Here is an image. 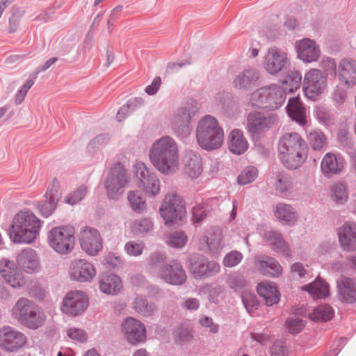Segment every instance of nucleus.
<instances>
[{
  "label": "nucleus",
  "mask_w": 356,
  "mask_h": 356,
  "mask_svg": "<svg viewBox=\"0 0 356 356\" xmlns=\"http://www.w3.org/2000/svg\"><path fill=\"white\" fill-rule=\"evenodd\" d=\"M277 151L283 165L290 169L301 166L307 158V143L297 132L284 134L280 138Z\"/></svg>",
  "instance_id": "obj_1"
},
{
  "label": "nucleus",
  "mask_w": 356,
  "mask_h": 356,
  "mask_svg": "<svg viewBox=\"0 0 356 356\" xmlns=\"http://www.w3.org/2000/svg\"><path fill=\"white\" fill-rule=\"evenodd\" d=\"M149 159L161 173L167 175L176 171L179 165V151L175 140L170 136H163L156 140L151 147Z\"/></svg>",
  "instance_id": "obj_2"
},
{
  "label": "nucleus",
  "mask_w": 356,
  "mask_h": 356,
  "mask_svg": "<svg viewBox=\"0 0 356 356\" xmlns=\"http://www.w3.org/2000/svg\"><path fill=\"white\" fill-rule=\"evenodd\" d=\"M41 226V220L32 211L21 210L14 216L8 234L15 243H32L39 236Z\"/></svg>",
  "instance_id": "obj_3"
},
{
  "label": "nucleus",
  "mask_w": 356,
  "mask_h": 356,
  "mask_svg": "<svg viewBox=\"0 0 356 356\" xmlns=\"http://www.w3.org/2000/svg\"><path fill=\"white\" fill-rule=\"evenodd\" d=\"M196 138L199 145L207 150L220 147L224 140V132L216 119L207 115L198 122Z\"/></svg>",
  "instance_id": "obj_4"
},
{
  "label": "nucleus",
  "mask_w": 356,
  "mask_h": 356,
  "mask_svg": "<svg viewBox=\"0 0 356 356\" xmlns=\"http://www.w3.org/2000/svg\"><path fill=\"white\" fill-rule=\"evenodd\" d=\"M11 312L15 319L31 329H37L42 326L46 320L44 312L24 298L17 300Z\"/></svg>",
  "instance_id": "obj_5"
},
{
  "label": "nucleus",
  "mask_w": 356,
  "mask_h": 356,
  "mask_svg": "<svg viewBox=\"0 0 356 356\" xmlns=\"http://www.w3.org/2000/svg\"><path fill=\"white\" fill-rule=\"evenodd\" d=\"M50 247L62 254L70 253L76 241L75 229L71 225L58 226L52 228L48 234Z\"/></svg>",
  "instance_id": "obj_6"
},
{
  "label": "nucleus",
  "mask_w": 356,
  "mask_h": 356,
  "mask_svg": "<svg viewBox=\"0 0 356 356\" xmlns=\"http://www.w3.org/2000/svg\"><path fill=\"white\" fill-rule=\"evenodd\" d=\"M159 212L166 225L177 223L186 216L184 201L176 193H168L162 202Z\"/></svg>",
  "instance_id": "obj_7"
},
{
  "label": "nucleus",
  "mask_w": 356,
  "mask_h": 356,
  "mask_svg": "<svg viewBox=\"0 0 356 356\" xmlns=\"http://www.w3.org/2000/svg\"><path fill=\"white\" fill-rule=\"evenodd\" d=\"M129 182L127 170L120 163H115L107 174L104 182L106 193L110 199H116L123 193V188Z\"/></svg>",
  "instance_id": "obj_8"
},
{
  "label": "nucleus",
  "mask_w": 356,
  "mask_h": 356,
  "mask_svg": "<svg viewBox=\"0 0 356 356\" xmlns=\"http://www.w3.org/2000/svg\"><path fill=\"white\" fill-rule=\"evenodd\" d=\"M286 92L283 88L277 85H272L268 88L264 87L254 92L251 95L252 104L256 106H261L264 103H268L273 109H277L284 102Z\"/></svg>",
  "instance_id": "obj_9"
},
{
  "label": "nucleus",
  "mask_w": 356,
  "mask_h": 356,
  "mask_svg": "<svg viewBox=\"0 0 356 356\" xmlns=\"http://www.w3.org/2000/svg\"><path fill=\"white\" fill-rule=\"evenodd\" d=\"M327 86V74L321 70L313 68L305 73L302 88L308 99H316L325 92Z\"/></svg>",
  "instance_id": "obj_10"
},
{
  "label": "nucleus",
  "mask_w": 356,
  "mask_h": 356,
  "mask_svg": "<svg viewBox=\"0 0 356 356\" xmlns=\"http://www.w3.org/2000/svg\"><path fill=\"white\" fill-rule=\"evenodd\" d=\"M133 172L138 179V186L149 196L157 195L161 191L160 181L154 174L149 173L145 164L142 161H136Z\"/></svg>",
  "instance_id": "obj_11"
},
{
  "label": "nucleus",
  "mask_w": 356,
  "mask_h": 356,
  "mask_svg": "<svg viewBox=\"0 0 356 356\" xmlns=\"http://www.w3.org/2000/svg\"><path fill=\"white\" fill-rule=\"evenodd\" d=\"M0 275L4 282L13 289H22L26 284L27 280L15 263L8 259L0 260Z\"/></svg>",
  "instance_id": "obj_12"
},
{
  "label": "nucleus",
  "mask_w": 356,
  "mask_h": 356,
  "mask_svg": "<svg viewBox=\"0 0 356 356\" xmlns=\"http://www.w3.org/2000/svg\"><path fill=\"white\" fill-rule=\"evenodd\" d=\"M79 240L81 249L89 255H97L102 249V238L94 227L86 226L81 229Z\"/></svg>",
  "instance_id": "obj_13"
},
{
  "label": "nucleus",
  "mask_w": 356,
  "mask_h": 356,
  "mask_svg": "<svg viewBox=\"0 0 356 356\" xmlns=\"http://www.w3.org/2000/svg\"><path fill=\"white\" fill-rule=\"evenodd\" d=\"M88 306L87 295L81 291L68 292L63 300L61 310L66 314L77 316L83 313Z\"/></svg>",
  "instance_id": "obj_14"
},
{
  "label": "nucleus",
  "mask_w": 356,
  "mask_h": 356,
  "mask_svg": "<svg viewBox=\"0 0 356 356\" xmlns=\"http://www.w3.org/2000/svg\"><path fill=\"white\" fill-rule=\"evenodd\" d=\"M275 115H264L259 112H252L248 116L247 127L250 133L259 135L272 128L277 122Z\"/></svg>",
  "instance_id": "obj_15"
},
{
  "label": "nucleus",
  "mask_w": 356,
  "mask_h": 356,
  "mask_svg": "<svg viewBox=\"0 0 356 356\" xmlns=\"http://www.w3.org/2000/svg\"><path fill=\"white\" fill-rule=\"evenodd\" d=\"M96 274L94 266L86 259H75L70 264L69 275L72 280L80 282H90Z\"/></svg>",
  "instance_id": "obj_16"
},
{
  "label": "nucleus",
  "mask_w": 356,
  "mask_h": 356,
  "mask_svg": "<svg viewBox=\"0 0 356 356\" xmlns=\"http://www.w3.org/2000/svg\"><path fill=\"white\" fill-rule=\"evenodd\" d=\"M26 341L24 334L10 327L0 330V347L7 351L13 352L22 348Z\"/></svg>",
  "instance_id": "obj_17"
},
{
  "label": "nucleus",
  "mask_w": 356,
  "mask_h": 356,
  "mask_svg": "<svg viewBox=\"0 0 356 356\" xmlns=\"http://www.w3.org/2000/svg\"><path fill=\"white\" fill-rule=\"evenodd\" d=\"M122 330L127 341L133 344L145 341L146 330L145 325L138 320L131 317L126 318L122 325Z\"/></svg>",
  "instance_id": "obj_18"
},
{
  "label": "nucleus",
  "mask_w": 356,
  "mask_h": 356,
  "mask_svg": "<svg viewBox=\"0 0 356 356\" xmlns=\"http://www.w3.org/2000/svg\"><path fill=\"white\" fill-rule=\"evenodd\" d=\"M16 266L28 274L37 273L40 270V263L36 252L30 248L22 250L15 259Z\"/></svg>",
  "instance_id": "obj_19"
},
{
  "label": "nucleus",
  "mask_w": 356,
  "mask_h": 356,
  "mask_svg": "<svg viewBox=\"0 0 356 356\" xmlns=\"http://www.w3.org/2000/svg\"><path fill=\"white\" fill-rule=\"evenodd\" d=\"M286 63V53L277 47H272L265 56L264 65L268 73L276 74L284 67Z\"/></svg>",
  "instance_id": "obj_20"
},
{
  "label": "nucleus",
  "mask_w": 356,
  "mask_h": 356,
  "mask_svg": "<svg viewBox=\"0 0 356 356\" xmlns=\"http://www.w3.org/2000/svg\"><path fill=\"white\" fill-rule=\"evenodd\" d=\"M296 48L298 58L305 63L315 62L321 56L319 46L308 38L296 42Z\"/></svg>",
  "instance_id": "obj_21"
},
{
  "label": "nucleus",
  "mask_w": 356,
  "mask_h": 356,
  "mask_svg": "<svg viewBox=\"0 0 356 356\" xmlns=\"http://www.w3.org/2000/svg\"><path fill=\"white\" fill-rule=\"evenodd\" d=\"M341 248L348 252L356 250V225L346 222L338 231Z\"/></svg>",
  "instance_id": "obj_22"
},
{
  "label": "nucleus",
  "mask_w": 356,
  "mask_h": 356,
  "mask_svg": "<svg viewBox=\"0 0 356 356\" xmlns=\"http://www.w3.org/2000/svg\"><path fill=\"white\" fill-rule=\"evenodd\" d=\"M338 76L339 81L348 86L356 83V60L344 58L338 65Z\"/></svg>",
  "instance_id": "obj_23"
},
{
  "label": "nucleus",
  "mask_w": 356,
  "mask_h": 356,
  "mask_svg": "<svg viewBox=\"0 0 356 356\" xmlns=\"http://www.w3.org/2000/svg\"><path fill=\"white\" fill-rule=\"evenodd\" d=\"M161 277L166 282L174 285H180L186 280L185 271L177 261L164 266L161 271Z\"/></svg>",
  "instance_id": "obj_24"
},
{
  "label": "nucleus",
  "mask_w": 356,
  "mask_h": 356,
  "mask_svg": "<svg viewBox=\"0 0 356 356\" xmlns=\"http://www.w3.org/2000/svg\"><path fill=\"white\" fill-rule=\"evenodd\" d=\"M191 115L186 108H179L177 110L172 122V127L175 131L180 136H186L191 133Z\"/></svg>",
  "instance_id": "obj_25"
},
{
  "label": "nucleus",
  "mask_w": 356,
  "mask_h": 356,
  "mask_svg": "<svg viewBox=\"0 0 356 356\" xmlns=\"http://www.w3.org/2000/svg\"><path fill=\"white\" fill-rule=\"evenodd\" d=\"M343 168V159L339 154L328 152L322 159L321 168L326 177L339 173Z\"/></svg>",
  "instance_id": "obj_26"
},
{
  "label": "nucleus",
  "mask_w": 356,
  "mask_h": 356,
  "mask_svg": "<svg viewBox=\"0 0 356 356\" xmlns=\"http://www.w3.org/2000/svg\"><path fill=\"white\" fill-rule=\"evenodd\" d=\"M286 110L289 117L298 124L305 126L307 123L306 108L299 97L289 99Z\"/></svg>",
  "instance_id": "obj_27"
},
{
  "label": "nucleus",
  "mask_w": 356,
  "mask_h": 356,
  "mask_svg": "<svg viewBox=\"0 0 356 356\" xmlns=\"http://www.w3.org/2000/svg\"><path fill=\"white\" fill-rule=\"evenodd\" d=\"M200 243L202 249H208L210 252L221 250L224 246L221 229L218 227L213 228L200 239Z\"/></svg>",
  "instance_id": "obj_28"
},
{
  "label": "nucleus",
  "mask_w": 356,
  "mask_h": 356,
  "mask_svg": "<svg viewBox=\"0 0 356 356\" xmlns=\"http://www.w3.org/2000/svg\"><path fill=\"white\" fill-rule=\"evenodd\" d=\"M99 289L106 294L115 295L120 293L123 287L120 277L116 275H103L99 280Z\"/></svg>",
  "instance_id": "obj_29"
},
{
  "label": "nucleus",
  "mask_w": 356,
  "mask_h": 356,
  "mask_svg": "<svg viewBox=\"0 0 356 356\" xmlns=\"http://www.w3.org/2000/svg\"><path fill=\"white\" fill-rule=\"evenodd\" d=\"M200 157L192 152L187 153L184 159V173L191 179L197 178L202 172Z\"/></svg>",
  "instance_id": "obj_30"
},
{
  "label": "nucleus",
  "mask_w": 356,
  "mask_h": 356,
  "mask_svg": "<svg viewBox=\"0 0 356 356\" xmlns=\"http://www.w3.org/2000/svg\"><path fill=\"white\" fill-rule=\"evenodd\" d=\"M228 148L235 154H242L248 148V143L239 129H234L228 136Z\"/></svg>",
  "instance_id": "obj_31"
},
{
  "label": "nucleus",
  "mask_w": 356,
  "mask_h": 356,
  "mask_svg": "<svg viewBox=\"0 0 356 356\" xmlns=\"http://www.w3.org/2000/svg\"><path fill=\"white\" fill-rule=\"evenodd\" d=\"M259 79V75L256 70L247 69L239 74L233 83L236 88L248 90L257 85Z\"/></svg>",
  "instance_id": "obj_32"
},
{
  "label": "nucleus",
  "mask_w": 356,
  "mask_h": 356,
  "mask_svg": "<svg viewBox=\"0 0 356 356\" xmlns=\"http://www.w3.org/2000/svg\"><path fill=\"white\" fill-rule=\"evenodd\" d=\"M257 292L267 305L271 306L280 300V292L273 283L261 282L258 284Z\"/></svg>",
  "instance_id": "obj_33"
},
{
  "label": "nucleus",
  "mask_w": 356,
  "mask_h": 356,
  "mask_svg": "<svg viewBox=\"0 0 356 356\" xmlns=\"http://www.w3.org/2000/svg\"><path fill=\"white\" fill-rule=\"evenodd\" d=\"M339 293L341 299L346 302L356 301V284L348 277H343L338 282Z\"/></svg>",
  "instance_id": "obj_34"
},
{
  "label": "nucleus",
  "mask_w": 356,
  "mask_h": 356,
  "mask_svg": "<svg viewBox=\"0 0 356 356\" xmlns=\"http://www.w3.org/2000/svg\"><path fill=\"white\" fill-rule=\"evenodd\" d=\"M266 242L277 252L286 257H291L289 246L282 238L281 234L275 231H269L265 234Z\"/></svg>",
  "instance_id": "obj_35"
},
{
  "label": "nucleus",
  "mask_w": 356,
  "mask_h": 356,
  "mask_svg": "<svg viewBox=\"0 0 356 356\" xmlns=\"http://www.w3.org/2000/svg\"><path fill=\"white\" fill-rule=\"evenodd\" d=\"M301 289L307 291L314 299L325 298L329 296L328 284L319 277L314 282L302 286Z\"/></svg>",
  "instance_id": "obj_36"
},
{
  "label": "nucleus",
  "mask_w": 356,
  "mask_h": 356,
  "mask_svg": "<svg viewBox=\"0 0 356 356\" xmlns=\"http://www.w3.org/2000/svg\"><path fill=\"white\" fill-rule=\"evenodd\" d=\"M275 217L287 225H293L298 220L296 211L289 204L280 203L274 211Z\"/></svg>",
  "instance_id": "obj_37"
},
{
  "label": "nucleus",
  "mask_w": 356,
  "mask_h": 356,
  "mask_svg": "<svg viewBox=\"0 0 356 356\" xmlns=\"http://www.w3.org/2000/svg\"><path fill=\"white\" fill-rule=\"evenodd\" d=\"M334 312L328 305H321L314 307L309 314V318L314 322L328 321L334 316Z\"/></svg>",
  "instance_id": "obj_38"
},
{
  "label": "nucleus",
  "mask_w": 356,
  "mask_h": 356,
  "mask_svg": "<svg viewBox=\"0 0 356 356\" xmlns=\"http://www.w3.org/2000/svg\"><path fill=\"white\" fill-rule=\"evenodd\" d=\"M257 266L263 274L273 277L280 275L282 272V266L273 258L260 260L257 261Z\"/></svg>",
  "instance_id": "obj_39"
},
{
  "label": "nucleus",
  "mask_w": 356,
  "mask_h": 356,
  "mask_svg": "<svg viewBox=\"0 0 356 356\" xmlns=\"http://www.w3.org/2000/svg\"><path fill=\"white\" fill-rule=\"evenodd\" d=\"M302 76L298 71H292L288 74L282 82V88L286 92H293L300 88Z\"/></svg>",
  "instance_id": "obj_40"
},
{
  "label": "nucleus",
  "mask_w": 356,
  "mask_h": 356,
  "mask_svg": "<svg viewBox=\"0 0 356 356\" xmlns=\"http://www.w3.org/2000/svg\"><path fill=\"white\" fill-rule=\"evenodd\" d=\"M207 260L204 257H193L191 259L190 271L195 277L205 276L207 270Z\"/></svg>",
  "instance_id": "obj_41"
},
{
  "label": "nucleus",
  "mask_w": 356,
  "mask_h": 356,
  "mask_svg": "<svg viewBox=\"0 0 356 356\" xmlns=\"http://www.w3.org/2000/svg\"><path fill=\"white\" fill-rule=\"evenodd\" d=\"M133 307L136 312L144 316H151L155 309V306L153 304L147 302L141 296H138L134 299Z\"/></svg>",
  "instance_id": "obj_42"
},
{
  "label": "nucleus",
  "mask_w": 356,
  "mask_h": 356,
  "mask_svg": "<svg viewBox=\"0 0 356 356\" xmlns=\"http://www.w3.org/2000/svg\"><path fill=\"white\" fill-rule=\"evenodd\" d=\"M332 198L337 204H344L348 199L346 186L341 183L334 184L332 188Z\"/></svg>",
  "instance_id": "obj_43"
},
{
  "label": "nucleus",
  "mask_w": 356,
  "mask_h": 356,
  "mask_svg": "<svg viewBox=\"0 0 356 356\" xmlns=\"http://www.w3.org/2000/svg\"><path fill=\"white\" fill-rule=\"evenodd\" d=\"M188 237L183 232H175L166 236V243L172 248H182L186 245Z\"/></svg>",
  "instance_id": "obj_44"
},
{
  "label": "nucleus",
  "mask_w": 356,
  "mask_h": 356,
  "mask_svg": "<svg viewBox=\"0 0 356 356\" xmlns=\"http://www.w3.org/2000/svg\"><path fill=\"white\" fill-rule=\"evenodd\" d=\"M127 198L133 210L140 212L145 209V200L138 191H129L127 195Z\"/></svg>",
  "instance_id": "obj_45"
},
{
  "label": "nucleus",
  "mask_w": 356,
  "mask_h": 356,
  "mask_svg": "<svg viewBox=\"0 0 356 356\" xmlns=\"http://www.w3.org/2000/svg\"><path fill=\"white\" fill-rule=\"evenodd\" d=\"M258 176V171L254 167L245 168L238 176V183L240 185H246L252 183Z\"/></svg>",
  "instance_id": "obj_46"
},
{
  "label": "nucleus",
  "mask_w": 356,
  "mask_h": 356,
  "mask_svg": "<svg viewBox=\"0 0 356 356\" xmlns=\"http://www.w3.org/2000/svg\"><path fill=\"white\" fill-rule=\"evenodd\" d=\"M309 143L314 150H321L325 145L326 138L320 131H314L308 136Z\"/></svg>",
  "instance_id": "obj_47"
},
{
  "label": "nucleus",
  "mask_w": 356,
  "mask_h": 356,
  "mask_svg": "<svg viewBox=\"0 0 356 356\" xmlns=\"http://www.w3.org/2000/svg\"><path fill=\"white\" fill-rule=\"evenodd\" d=\"M45 199L51 200L58 202L61 197V192L60 191V183L58 179H54L49 184L47 192L45 193Z\"/></svg>",
  "instance_id": "obj_48"
},
{
  "label": "nucleus",
  "mask_w": 356,
  "mask_h": 356,
  "mask_svg": "<svg viewBox=\"0 0 356 356\" xmlns=\"http://www.w3.org/2000/svg\"><path fill=\"white\" fill-rule=\"evenodd\" d=\"M276 190L280 193L288 191L292 187V180L291 177L284 172L280 173L277 178L275 184Z\"/></svg>",
  "instance_id": "obj_49"
},
{
  "label": "nucleus",
  "mask_w": 356,
  "mask_h": 356,
  "mask_svg": "<svg viewBox=\"0 0 356 356\" xmlns=\"http://www.w3.org/2000/svg\"><path fill=\"white\" fill-rule=\"evenodd\" d=\"M87 192L88 188L86 186H81L66 196L65 202L70 204L74 205L82 200Z\"/></svg>",
  "instance_id": "obj_50"
},
{
  "label": "nucleus",
  "mask_w": 356,
  "mask_h": 356,
  "mask_svg": "<svg viewBox=\"0 0 356 356\" xmlns=\"http://www.w3.org/2000/svg\"><path fill=\"white\" fill-rule=\"evenodd\" d=\"M305 326V322L298 318H289L286 321V327L291 334L300 332Z\"/></svg>",
  "instance_id": "obj_51"
},
{
  "label": "nucleus",
  "mask_w": 356,
  "mask_h": 356,
  "mask_svg": "<svg viewBox=\"0 0 356 356\" xmlns=\"http://www.w3.org/2000/svg\"><path fill=\"white\" fill-rule=\"evenodd\" d=\"M243 304L248 312L252 313L258 306V301L255 295L250 291H245L242 296Z\"/></svg>",
  "instance_id": "obj_52"
},
{
  "label": "nucleus",
  "mask_w": 356,
  "mask_h": 356,
  "mask_svg": "<svg viewBox=\"0 0 356 356\" xmlns=\"http://www.w3.org/2000/svg\"><path fill=\"white\" fill-rule=\"evenodd\" d=\"M243 259V254L238 251H231L224 259L223 264L226 267L232 268L238 264Z\"/></svg>",
  "instance_id": "obj_53"
},
{
  "label": "nucleus",
  "mask_w": 356,
  "mask_h": 356,
  "mask_svg": "<svg viewBox=\"0 0 356 356\" xmlns=\"http://www.w3.org/2000/svg\"><path fill=\"white\" fill-rule=\"evenodd\" d=\"M34 84L33 80H28L26 83L17 92L15 95V103L18 105L22 102L24 99L25 98L29 90L33 86Z\"/></svg>",
  "instance_id": "obj_54"
},
{
  "label": "nucleus",
  "mask_w": 356,
  "mask_h": 356,
  "mask_svg": "<svg viewBox=\"0 0 356 356\" xmlns=\"http://www.w3.org/2000/svg\"><path fill=\"white\" fill-rule=\"evenodd\" d=\"M57 202L54 200L45 199V201L38 206L41 213L45 217L50 216L55 210Z\"/></svg>",
  "instance_id": "obj_55"
},
{
  "label": "nucleus",
  "mask_w": 356,
  "mask_h": 356,
  "mask_svg": "<svg viewBox=\"0 0 356 356\" xmlns=\"http://www.w3.org/2000/svg\"><path fill=\"white\" fill-rule=\"evenodd\" d=\"M124 248L127 254L130 256H138L143 252L144 244L143 243L130 241L125 245Z\"/></svg>",
  "instance_id": "obj_56"
},
{
  "label": "nucleus",
  "mask_w": 356,
  "mask_h": 356,
  "mask_svg": "<svg viewBox=\"0 0 356 356\" xmlns=\"http://www.w3.org/2000/svg\"><path fill=\"white\" fill-rule=\"evenodd\" d=\"M67 335L74 341L79 342L86 341L87 339V335L86 332L81 329L72 327L67 330Z\"/></svg>",
  "instance_id": "obj_57"
},
{
  "label": "nucleus",
  "mask_w": 356,
  "mask_h": 356,
  "mask_svg": "<svg viewBox=\"0 0 356 356\" xmlns=\"http://www.w3.org/2000/svg\"><path fill=\"white\" fill-rule=\"evenodd\" d=\"M198 322L201 326L208 328L211 333L216 334L218 331V325L215 324L210 317L204 316L199 319Z\"/></svg>",
  "instance_id": "obj_58"
},
{
  "label": "nucleus",
  "mask_w": 356,
  "mask_h": 356,
  "mask_svg": "<svg viewBox=\"0 0 356 356\" xmlns=\"http://www.w3.org/2000/svg\"><path fill=\"white\" fill-rule=\"evenodd\" d=\"M108 136L106 134H101L94 138L88 144V147L93 149L105 145L108 141Z\"/></svg>",
  "instance_id": "obj_59"
},
{
  "label": "nucleus",
  "mask_w": 356,
  "mask_h": 356,
  "mask_svg": "<svg viewBox=\"0 0 356 356\" xmlns=\"http://www.w3.org/2000/svg\"><path fill=\"white\" fill-rule=\"evenodd\" d=\"M272 356H286V348L282 341L275 342L271 348Z\"/></svg>",
  "instance_id": "obj_60"
},
{
  "label": "nucleus",
  "mask_w": 356,
  "mask_h": 356,
  "mask_svg": "<svg viewBox=\"0 0 356 356\" xmlns=\"http://www.w3.org/2000/svg\"><path fill=\"white\" fill-rule=\"evenodd\" d=\"M161 78L159 76L154 78L152 84L148 86L145 88L146 92L149 95L156 94L157 92V91L159 90V89L161 86Z\"/></svg>",
  "instance_id": "obj_61"
},
{
  "label": "nucleus",
  "mask_w": 356,
  "mask_h": 356,
  "mask_svg": "<svg viewBox=\"0 0 356 356\" xmlns=\"http://www.w3.org/2000/svg\"><path fill=\"white\" fill-rule=\"evenodd\" d=\"M135 226L136 229L140 232H147L152 227V222L147 219H143L136 222Z\"/></svg>",
  "instance_id": "obj_62"
},
{
  "label": "nucleus",
  "mask_w": 356,
  "mask_h": 356,
  "mask_svg": "<svg viewBox=\"0 0 356 356\" xmlns=\"http://www.w3.org/2000/svg\"><path fill=\"white\" fill-rule=\"evenodd\" d=\"M207 270L205 275H212L219 272L220 266L218 263L213 261L207 260Z\"/></svg>",
  "instance_id": "obj_63"
},
{
  "label": "nucleus",
  "mask_w": 356,
  "mask_h": 356,
  "mask_svg": "<svg viewBox=\"0 0 356 356\" xmlns=\"http://www.w3.org/2000/svg\"><path fill=\"white\" fill-rule=\"evenodd\" d=\"M131 113L130 105L124 104L118 111L116 115V119L119 122L124 120Z\"/></svg>",
  "instance_id": "obj_64"
}]
</instances>
